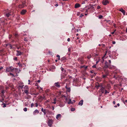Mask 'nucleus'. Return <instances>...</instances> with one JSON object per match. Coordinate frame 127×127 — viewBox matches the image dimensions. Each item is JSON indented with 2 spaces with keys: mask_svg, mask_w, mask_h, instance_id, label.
I'll use <instances>...</instances> for the list:
<instances>
[{
  "mask_svg": "<svg viewBox=\"0 0 127 127\" xmlns=\"http://www.w3.org/2000/svg\"><path fill=\"white\" fill-rule=\"evenodd\" d=\"M14 69V68H13L12 66H10L9 67H6V72H9L10 71L11 72H13Z\"/></svg>",
  "mask_w": 127,
  "mask_h": 127,
  "instance_id": "f257e3e1",
  "label": "nucleus"
},
{
  "mask_svg": "<svg viewBox=\"0 0 127 127\" xmlns=\"http://www.w3.org/2000/svg\"><path fill=\"white\" fill-rule=\"evenodd\" d=\"M53 124V120L52 119H49L48 123V126L50 127H51V126Z\"/></svg>",
  "mask_w": 127,
  "mask_h": 127,
  "instance_id": "f03ea898",
  "label": "nucleus"
},
{
  "mask_svg": "<svg viewBox=\"0 0 127 127\" xmlns=\"http://www.w3.org/2000/svg\"><path fill=\"white\" fill-rule=\"evenodd\" d=\"M102 87V84H99L98 83H96V84L95 87L97 89H98L99 87L101 88Z\"/></svg>",
  "mask_w": 127,
  "mask_h": 127,
  "instance_id": "7ed1b4c3",
  "label": "nucleus"
},
{
  "mask_svg": "<svg viewBox=\"0 0 127 127\" xmlns=\"http://www.w3.org/2000/svg\"><path fill=\"white\" fill-rule=\"evenodd\" d=\"M26 6L25 2H22V4H20L18 6V7L19 8H23Z\"/></svg>",
  "mask_w": 127,
  "mask_h": 127,
  "instance_id": "20e7f679",
  "label": "nucleus"
},
{
  "mask_svg": "<svg viewBox=\"0 0 127 127\" xmlns=\"http://www.w3.org/2000/svg\"><path fill=\"white\" fill-rule=\"evenodd\" d=\"M105 65L104 66V68L105 69L107 68L108 67H109L110 65V64H108V63L107 62H106L105 63Z\"/></svg>",
  "mask_w": 127,
  "mask_h": 127,
  "instance_id": "39448f33",
  "label": "nucleus"
},
{
  "mask_svg": "<svg viewBox=\"0 0 127 127\" xmlns=\"http://www.w3.org/2000/svg\"><path fill=\"white\" fill-rule=\"evenodd\" d=\"M108 3V1L107 0H104L102 1L103 4L105 5H107Z\"/></svg>",
  "mask_w": 127,
  "mask_h": 127,
  "instance_id": "423d86ee",
  "label": "nucleus"
},
{
  "mask_svg": "<svg viewBox=\"0 0 127 127\" xmlns=\"http://www.w3.org/2000/svg\"><path fill=\"white\" fill-rule=\"evenodd\" d=\"M105 90V88L103 86L100 88V89L99 91L101 92L102 93H103L104 92V91Z\"/></svg>",
  "mask_w": 127,
  "mask_h": 127,
  "instance_id": "0eeeda50",
  "label": "nucleus"
},
{
  "mask_svg": "<svg viewBox=\"0 0 127 127\" xmlns=\"http://www.w3.org/2000/svg\"><path fill=\"white\" fill-rule=\"evenodd\" d=\"M16 51L17 52V53L16 54V55L17 56H18L21 55L22 53L21 52L18 50H16Z\"/></svg>",
  "mask_w": 127,
  "mask_h": 127,
  "instance_id": "6e6552de",
  "label": "nucleus"
},
{
  "mask_svg": "<svg viewBox=\"0 0 127 127\" xmlns=\"http://www.w3.org/2000/svg\"><path fill=\"white\" fill-rule=\"evenodd\" d=\"M80 5L78 3H77L75 5L74 7L75 8H77L80 7Z\"/></svg>",
  "mask_w": 127,
  "mask_h": 127,
  "instance_id": "1a4fd4ad",
  "label": "nucleus"
},
{
  "mask_svg": "<svg viewBox=\"0 0 127 127\" xmlns=\"http://www.w3.org/2000/svg\"><path fill=\"white\" fill-rule=\"evenodd\" d=\"M55 85L56 87H57L58 88H59L60 87V86L59 82L55 83Z\"/></svg>",
  "mask_w": 127,
  "mask_h": 127,
  "instance_id": "9d476101",
  "label": "nucleus"
},
{
  "mask_svg": "<svg viewBox=\"0 0 127 127\" xmlns=\"http://www.w3.org/2000/svg\"><path fill=\"white\" fill-rule=\"evenodd\" d=\"M119 11L121 12L124 15H125V11L124 10H123V8H121L120 9H119Z\"/></svg>",
  "mask_w": 127,
  "mask_h": 127,
  "instance_id": "9b49d317",
  "label": "nucleus"
},
{
  "mask_svg": "<svg viewBox=\"0 0 127 127\" xmlns=\"http://www.w3.org/2000/svg\"><path fill=\"white\" fill-rule=\"evenodd\" d=\"M83 100H81L78 103V105L82 106L83 103Z\"/></svg>",
  "mask_w": 127,
  "mask_h": 127,
  "instance_id": "f8f14e48",
  "label": "nucleus"
},
{
  "mask_svg": "<svg viewBox=\"0 0 127 127\" xmlns=\"http://www.w3.org/2000/svg\"><path fill=\"white\" fill-rule=\"evenodd\" d=\"M39 112V111L37 109H36L33 112V114L34 115L36 113H38Z\"/></svg>",
  "mask_w": 127,
  "mask_h": 127,
  "instance_id": "ddd939ff",
  "label": "nucleus"
},
{
  "mask_svg": "<svg viewBox=\"0 0 127 127\" xmlns=\"http://www.w3.org/2000/svg\"><path fill=\"white\" fill-rule=\"evenodd\" d=\"M26 11L25 10H22L21 12V13L23 15L25 14L26 12Z\"/></svg>",
  "mask_w": 127,
  "mask_h": 127,
  "instance_id": "4468645a",
  "label": "nucleus"
},
{
  "mask_svg": "<svg viewBox=\"0 0 127 127\" xmlns=\"http://www.w3.org/2000/svg\"><path fill=\"white\" fill-rule=\"evenodd\" d=\"M61 114H58L56 116V118L57 119H58L60 118H61Z\"/></svg>",
  "mask_w": 127,
  "mask_h": 127,
  "instance_id": "2eb2a0df",
  "label": "nucleus"
},
{
  "mask_svg": "<svg viewBox=\"0 0 127 127\" xmlns=\"http://www.w3.org/2000/svg\"><path fill=\"white\" fill-rule=\"evenodd\" d=\"M66 89L67 90V91H68V92H69L70 91V87H67L66 86L65 87Z\"/></svg>",
  "mask_w": 127,
  "mask_h": 127,
  "instance_id": "dca6fc26",
  "label": "nucleus"
},
{
  "mask_svg": "<svg viewBox=\"0 0 127 127\" xmlns=\"http://www.w3.org/2000/svg\"><path fill=\"white\" fill-rule=\"evenodd\" d=\"M29 89H27L24 90V92L25 93L27 94V95H28L29 93Z\"/></svg>",
  "mask_w": 127,
  "mask_h": 127,
  "instance_id": "f3484780",
  "label": "nucleus"
},
{
  "mask_svg": "<svg viewBox=\"0 0 127 127\" xmlns=\"http://www.w3.org/2000/svg\"><path fill=\"white\" fill-rule=\"evenodd\" d=\"M41 111L42 112H43L44 113V115H45L46 114L45 112L46 110L45 109H44L43 108L41 109Z\"/></svg>",
  "mask_w": 127,
  "mask_h": 127,
  "instance_id": "a211bd4d",
  "label": "nucleus"
},
{
  "mask_svg": "<svg viewBox=\"0 0 127 127\" xmlns=\"http://www.w3.org/2000/svg\"><path fill=\"white\" fill-rule=\"evenodd\" d=\"M15 38H18L19 35L15 33L14 34Z\"/></svg>",
  "mask_w": 127,
  "mask_h": 127,
  "instance_id": "6ab92c4d",
  "label": "nucleus"
},
{
  "mask_svg": "<svg viewBox=\"0 0 127 127\" xmlns=\"http://www.w3.org/2000/svg\"><path fill=\"white\" fill-rule=\"evenodd\" d=\"M45 98V96L43 97L42 96H40L39 99H41L43 100V99H44Z\"/></svg>",
  "mask_w": 127,
  "mask_h": 127,
  "instance_id": "aec40b11",
  "label": "nucleus"
},
{
  "mask_svg": "<svg viewBox=\"0 0 127 127\" xmlns=\"http://www.w3.org/2000/svg\"><path fill=\"white\" fill-rule=\"evenodd\" d=\"M10 15H11V14L9 13H7L6 14V16L7 17H9Z\"/></svg>",
  "mask_w": 127,
  "mask_h": 127,
  "instance_id": "412c9836",
  "label": "nucleus"
},
{
  "mask_svg": "<svg viewBox=\"0 0 127 127\" xmlns=\"http://www.w3.org/2000/svg\"><path fill=\"white\" fill-rule=\"evenodd\" d=\"M75 108H71V110L72 111H74L75 110Z\"/></svg>",
  "mask_w": 127,
  "mask_h": 127,
  "instance_id": "4be33fe9",
  "label": "nucleus"
},
{
  "mask_svg": "<svg viewBox=\"0 0 127 127\" xmlns=\"http://www.w3.org/2000/svg\"><path fill=\"white\" fill-rule=\"evenodd\" d=\"M102 17H103L101 15H99L98 17L100 19H102Z\"/></svg>",
  "mask_w": 127,
  "mask_h": 127,
  "instance_id": "5701e85b",
  "label": "nucleus"
},
{
  "mask_svg": "<svg viewBox=\"0 0 127 127\" xmlns=\"http://www.w3.org/2000/svg\"><path fill=\"white\" fill-rule=\"evenodd\" d=\"M107 76V75H102V77L103 78H104L106 77V76Z\"/></svg>",
  "mask_w": 127,
  "mask_h": 127,
  "instance_id": "b1692460",
  "label": "nucleus"
},
{
  "mask_svg": "<svg viewBox=\"0 0 127 127\" xmlns=\"http://www.w3.org/2000/svg\"><path fill=\"white\" fill-rule=\"evenodd\" d=\"M24 88L25 89H28V87L27 86H26L24 87Z\"/></svg>",
  "mask_w": 127,
  "mask_h": 127,
  "instance_id": "393cba45",
  "label": "nucleus"
},
{
  "mask_svg": "<svg viewBox=\"0 0 127 127\" xmlns=\"http://www.w3.org/2000/svg\"><path fill=\"white\" fill-rule=\"evenodd\" d=\"M27 108L25 107V108H24V109H23V110L25 112L26 111H27Z\"/></svg>",
  "mask_w": 127,
  "mask_h": 127,
  "instance_id": "a878e982",
  "label": "nucleus"
},
{
  "mask_svg": "<svg viewBox=\"0 0 127 127\" xmlns=\"http://www.w3.org/2000/svg\"><path fill=\"white\" fill-rule=\"evenodd\" d=\"M69 101L68 102V104H70L71 103V101L70 99H69Z\"/></svg>",
  "mask_w": 127,
  "mask_h": 127,
  "instance_id": "bb28decb",
  "label": "nucleus"
},
{
  "mask_svg": "<svg viewBox=\"0 0 127 127\" xmlns=\"http://www.w3.org/2000/svg\"><path fill=\"white\" fill-rule=\"evenodd\" d=\"M2 104L3 105V107L4 108L6 107V104L4 103H3Z\"/></svg>",
  "mask_w": 127,
  "mask_h": 127,
  "instance_id": "cd10ccee",
  "label": "nucleus"
},
{
  "mask_svg": "<svg viewBox=\"0 0 127 127\" xmlns=\"http://www.w3.org/2000/svg\"><path fill=\"white\" fill-rule=\"evenodd\" d=\"M105 94H106L107 93H109V92H108L106 90H105Z\"/></svg>",
  "mask_w": 127,
  "mask_h": 127,
  "instance_id": "c85d7f7f",
  "label": "nucleus"
},
{
  "mask_svg": "<svg viewBox=\"0 0 127 127\" xmlns=\"http://www.w3.org/2000/svg\"><path fill=\"white\" fill-rule=\"evenodd\" d=\"M9 46L10 47V49H12V48H13V47H12V46L11 45V44H10L9 45Z\"/></svg>",
  "mask_w": 127,
  "mask_h": 127,
  "instance_id": "c756f323",
  "label": "nucleus"
},
{
  "mask_svg": "<svg viewBox=\"0 0 127 127\" xmlns=\"http://www.w3.org/2000/svg\"><path fill=\"white\" fill-rule=\"evenodd\" d=\"M1 93L2 94V95H3L4 93V90H2L1 92Z\"/></svg>",
  "mask_w": 127,
  "mask_h": 127,
  "instance_id": "7c9ffc66",
  "label": "nucleus"
},
{
  "mask_svg": "<svg viewBox=\"0 0 127 127\" xmlns=\"http://www.w3.org/2000/svg\"><path fill=\"white\" fill-rule=\"evenodd\" d=\"M10 75H12V76L15 77V76L12 73H10Z\"/></svg>",
  "mask_w": 127,
  "mask_h": 127,
  "instance_id": "2f4dec72",
  "label": "nucleus"
},
{
  "mask_svg": "<svg viewBox=\"0 0 127 127\" xmlns=\"http://www.w3.org/2000/svg\"><path fill=\"white\" fill-rule=\"evenodd\" d=\"M24 40L26 41H27L28 40L27 38H25L24 39Z\"/></svg>",
  "mask_w": 127,
  "mask_h": 127,
  "instance_id": "473e14b6",
  "label": "nucleus"
},
{
  "mask_svg": "<svg viewBox=\"0 0 127 127\" xmlns=\"http://www.w3.org/2000/svg\"><path fill=\"white\" fill-rule=\"evenodd\" d=\"M62 68V69H61V70L63 71H65V70H64V69L63 68H62V67H61Z\"/></svg>",
  "mask_w": 127,
  "mask_h": 127,
  "instance_id": "72a5a7b5",
  "label": "nucleus"
},
{
  "mask_svg": "<svg viewBox=\"0 0 127 127\" xmlns=\"http://www.w3.org/2000/svg\"><path fill=\"white\" fill-rule=\"evenodd\" d=\"M33 103H32L31 104V107H32L33 106Z\"/></svg>",
  "mask_w": 127,
  "mask_h": 127,
  "instance_id": "f704fd0d",
  "label": "nucleus"
},
{
  "mask_svg": "<svg viewBox=\"0 0 127 127\" xmlns=\"http://www.w3.org/2000/svg\"><path fill=\"white\" fill-rule=\"evenodd\" d=\"M100 8V7L98 5L97 6V8L98 9H99Z\"/></svg>",
  "mask_w": 127,
  "mask_h": 127,
  "instance_id": "c9c22d12",
  "label": "nucleus"
},
{
  "mask_svg": "<svg viewBox=\"0 0 127 127\" xmlns=\"http://www.w3.org/2000/svg\"><path fill=\"white\" fill-rule=\"evenodd\" d=\"M107 51L106 52V53H105L104 55V56L102 57V59H103V58L104 57H105V56L106 55V53H107Z\"/></svg>",
  "mask_w": 127,
  "mask_h": 127,
  "instance_id": "e433bc0d",
  "label": "nucleus"
},
{
  "mask_svg": "<svg viewBox=\"0 0 127 127\" xmlns=\"http://www.w3.org/2000/svg\"><path fill=\"white\" fill-rule=\"evenodd\" d=\"M92 67L94 68H96V65H93L92 66Z\"/></svg>",
  "mask_w": 127,
  "mask_h": 127,
  "instance_id": "4c0bfd02",
  "label": "nucleus"
},
{
  "mask_svg": "<svg viewBox=\"0 0 127 127\" xmlns=\"http://www.w3.org/2000/svg\"><path fill=\"white\" fill-rule=\"evenodd\" d=\"M91 56L90 55L87 58L89 59L91 58Z\"/></svg>",
  "mask_w": 127,
  "mask_h": 127,
  "instance_id": "58836bf2",
  "label": "nucleus"
},
{
  "mask_svg": "<svg viewBox=\"0 0 127 127\" xmlns=\"http://www.w3.org/2000/svg\"><path fill=\"white\" fill-rule=\"evenodd\" d=\"M18 69L17 68H15V72H16L18 70Z\"/></svg>",
  "mask_w": 127,
  "mask_h": 127,
  "instance_id": "ea45409f",
  "label": "nucleus"
},
{
  "mask_svg": "<svg viewBox=\"0 0 127 127\" xmlns=\"http://www.w3.org/2000/svg\"><path fill=\"white\" fill-rule=\"evenodd\" d=\"M90 8H91H91L92 9L94 8V7L93 6H91L90 7Z\"/></svg>",
  "mask_w": 127,
  "mask_h": 127,
  "instance_id": "a19ab883",
  "label": "nucleus"
},
{
  "mask_svg": "<svg viewBox=\"0 0 127 127\" xmlns=\"http://www.w3.org/2000/svg\"><path fill=\"white\" fill-rule=\"evenodd\" d=\"M84 16V15L82 14H81L80 16V17H82V16Z\"/></svg>",
  "mask_w": 127,
  "mask_h": 127,
  "instance_id": "79ce46f5",
  "label": "nucleus"
},
{
  "mask_svg": "<svg viewBox=\"0 0 127 127\" xmlns=\"http://www.w3.org/2000/svg\"><path fill=\"white\" fill-rule=\"evenodd\" d=\"M56 57L58 58H60V55H57L56 56Z\"/></svg>",
  "mask_w": 127,
  "mask_h": 127,
  "instance_id": "37998d69",
  "label": "nucleus"
},
{
  "mask_svg": "<svg viewBox=\"0 0 127 127\" xmlns=\"http://www.w3.org/2000/svg\"><path fill=\"white\" fill-rule=\"evenodd\" d=\"M10 44H5V45H6V46L7 47V46H8V45H9Z\"/></svg>",
  "mask_w": 127,
  "mask_h": 127,
  "instance_id": "c03bdc74",
  "label": "nucleus"
},
{
  "mask_svg": "<svg viewBox=\"0 0 127 127\" xmlns=\"http://www.w3.org/2000/svg\"><path fill=\"white\" fill-rule=\"evenodd\" d=\"M70 39L69 38H68V39H67V41H68V42L69 41H70Z\"/></svg>",
  "mask_w": 127,
  "mask_h": 127,
  "instance_id": "a18cd8bd",
  "label": "nucleus"
},
{
  "mask_svg": "<svg viewBox=\"0 0 127 127\" xmlns=\"http://www.w3.org/2000/svg\"><path fill=\"white\" fill-rule=\"evenodd\" d=\"M116 42L115 41H113L112 42V44H114Z\"/></svg>",
  "mask_w": 127,
  "mask_h": 127,
  "instance_id": "49530a36",
  "label": "nucleus"
},
{
  "mask_svg": "<svg viewBox=\"0 0 127 127\" xmlns=\"http://www.w3.org/2000/svg\"><path fill=\"white\" fill-rule=\"evenodd\" d=\"M36 105H35V106L36 107H37L38 106V104L37 103H36L35 104Z\"/></svg>",
  "mask_w": 127,
  "mask_h": 127,
  "instance_id": "de8ad7c7",
  "label": "nucleus"
},
{
  "mask_svg": "<svg viewBox=\"0 0 127 127\" xmlns=\"http://www.w3.org/2000/svg\"><path fill=\"white\" fill-rule=\"evenodd\" d=\"M70 48H68V51L69 52H70Z\"/></svg>",
  "mask_w": 127,
  "mask_h": 127,
  "instance_id": "09e8293b",
  "label": "nucleus"
},
{
  "mask_svg": "<svg viewBox=\"0 0 127 127\" xmlns=\"http://www.w3.org/2000/svg\"><path fill=\"white\" fill-rule=\"evenodd\" d=\"M108 61H109V63H110L109 64H110L111 63V61L110 60H109Z\"/></svg>",
  "mask_w": 127,
  "mask_h": 127,
  "instance_id": "8fccbe9b",
  "label": "nucleus"
},
{
  "mask_svg": "<svg viewBox=\"0 0 127 127\" xmlns=\"http://www.w3.org/2000/svg\"><path fill=\"white\" fill-rule=\"evenodd\" d=\"M52 110H54V106H52Z\"/></svg>",
  "mask_w": 127,
  "mask_h": 127,
  "instance_id": "3c124183",
  "label": "nucleus"
},
{
  "mask_svg": "<svg viewBox=\"0 0 127 127\" xmlns=\"http://www.w3.org/2000/svg\"><path fill=\"white\" fill-rule=\"evenodd\" d=\"M14 60H17V58H16V57L14 59Z\"/></svg>",
  "mask_w": 127,
  "mask_h": 127,
  "instance_id": "603ef678",
  "label": "nucleus"
},
{
  "mask_svg": "<svg viewBox=\"0 0 127 127\" xmlns=\"http://www.w3.org/2000/svg\"><path fill=\"white\" fill-rule=\"evenodd\" d=\"M113 103L114 104H115V101H113Z\"/></svg>",
  "mask_w": 127,
  "mask_h": 127,
  "instance_id": "864d4df0",
  "label": "nucleus"
},
{
  "mask_svg": "<svg viewBox=\"0 0 127 127\" xmlns=\"http://www.w3.org/2000/svg\"><path fill=\"white\" fill-rule=\"evenodd\" d=\"M3 68V67H0V70H1Z\"/></svg>",
  "mask_w": 127,
  "mask_h": 127,
  "instance_id": "5fc2aeb1",
  "label": "nucleus"
},
{
  "mask_svg": "<svg viewBox=\"0 0 127 127\" xmlns=\"http://www.w3.org/2000/svg\"><path fill=\"white\" fill-rule=\"evenodd\" d=\"M53 103L54 104H55L56 103V101H54V102H53Z\"/></svg>",
  "mask_w": 127,
  "mask_h": 127,
  "instance_id": "6e6d98bb",
  "label": "nucleus"
},
{
  "mask_svg": "<svg viewBox=\"0 0 127 127\" xmlns=\"http://www.w3.org/2000/svg\"><path fill=\"white\" fill-rule=\"evenodd\" d=\"M115 32V31H114L113 32H111V34H114V33Z\"/></svg>",
  "mask_w": 127,
  "mask_h": 127,
  "instance_id": "4d7b16f0",
  "label": "nucleus"
},
{
  "mask_svg": "<svg viewBox=\"0 0 127 127\" xmlns=\"http://www.w3.org/2000/svg\"><path fill=\"white\" fill-rule=\"evenodd\" d=\"M40 81V80H38L37 81V82H38V83H39Z\"/></svg>",
  "mask_w": 127,
  "mask_h": 127,
  "instance_id": "13d9d810",
  "label": "nucleus"
},
{
  "mask_svg": "<svg viewBox=\"0 0 127 127\" xmlns=\"http://www.w3.org/2000/svg\"><path fill=\"white\" fill-rule=\"evenodd\" d=\"M12 37V36L11 35H9V38L10 39L11 37Z\"/></svg>",
  "mask_w": 127,
  "mask_h": 127,
  "instance_id": "bf43d9fd",
  "label": "nucleus"
},
{
  "mask_svg": "<svg viewBox=\"0 0 127 127\" xmlns=\"http://www.w3.org/2000/svg\"><path fill=\"white\" fill-rule=\"evenodd\" d=\"M58 6V4H56L55 5V6L56 7L57 6Z\"/></svg>",
  "mask_w": 127,
  "mask_h": 127,
  "instance_id": "052dcab7",
  "label": "nucleus"
},
{
  "mask_svg": "<svg viewBox=\"0 0 127 127\" xmlns=\"http://www.w3.org/2000/svg\"><path fill=\"white\" fill-rule=\"evenodd\" d=\"M117 105L118 106H120V104L119 103H118L117 104Z\"/></svg>",
  "mask_w": 127,
  "mask_h": 127,
  "instance_id": "680f3d73",
  "label": "nucleus"
},
{
  "mask_svg": "<svg viewBox=\"0 0 127 127\" xmlns=\"http://www.w3.org/2000/svg\"><path fill=\"white\" fill-rule=\"evenodd\" d=\"M90 72L92 73H93L94 72L93 70H92Z\"/></svg>",
  "mask_w": 127,
  "mask_h": 127,
  "instance_id": "e2e57ef3",
  "label": "nucleus"
},
{
  "mask_svg": "<svg viewBox=\"0 0 127 127\" xmlns=\"http://www.w3.org/2000/svg\"><path fill=\"white\" fill-rule=\"evenodd\" d=\"M87 67H88V66H85V69H86L87 68Z\"/></svg>",
  "mask_w": 127,
  "mask_h": 127,
  "instance_id": "0e129e2a",
  "label": "nucleus"
},
{
  "mask_svg": "<svg viewBox=\"0 0 127 127\" xmlns=\"http://www.w3.org/2000/svg\"><path fill=\"white\" fill-rule=\"evenodd\" d=\"M96 74V73H95V72L94 73V75H95Z\"/></svg>",
  "mask_w": 127,
  "mask_h": 127,
  "instance_id": "69168bd1",
  "label": "nucleus"
},
{
  "mask_svg": "<svg viewBox=\"0 0 127 127\" xmlns=\"http://www.w3.org/2000/svg\"><path fill=\"white\" fill-rule=\"evenodd\" d=\"M65 99L66 101H67L68 99V98L67 97H66Z\"/></svg>",
  "mask_w": 127,
  "mask_h": 127,
  "instance_id": "338daca9",
  "label": "nucleus"
},
{
  "mask_svg": "<svg viewBox=\"0 0 127 127\" xmlns=\"http://www.w3.org/2000/svg\"><path fill=\"white\" fill-rule=\"evenodd\" d=\"M35 86H38V84H37V83H36L35 84Z\"/></svg>",
  "mask_w": 127,
  "mask_h": 127,
  "instance_id": "774afa93",
  "label": "nucleus"
}]
</instances>
